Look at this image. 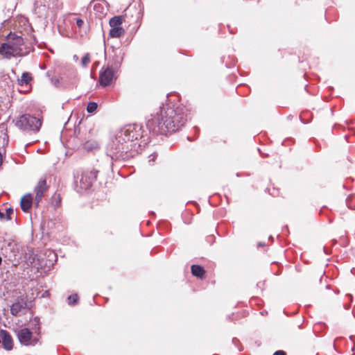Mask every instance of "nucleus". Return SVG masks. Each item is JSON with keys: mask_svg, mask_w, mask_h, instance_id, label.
<instances>
[{"mask_svg": "<svg viewBox=\"0 0 355 355\" xmlns=\"http://www.w3.org/2000/svg\"><path fill=\"white\" fill-rule=\"evenodd\" d=\"M98 144L96 141H87L84 144V148L87 150H93L98 148Z\"/></svg>", "mask_w": 355, "mask_h": 355, "instance_id": "nucleus-20", "label": "nucleus"}, {"mask_svg": "<svg viewBox=\"0 0 355 355\" xmlns=\"http://www.w3.org/2000/svg\"><path fill=\"white\" fill-rule=\"evenodd\" d=\"M2 345L3 347L6 350H10L12 348V339L11 336L6 331H3Z\"/></svg>", "mask_w": 355, "mask_h": 355, "instance_id": "nucleus-14", "label": "nucleus"}, {"mask_svg": "<svg viewBox=\"0 0 355 355\" xmlns=\"http://www.w3.org/2000/svg\"><path fill=\"white\" fill-rule=\"evenodd\" d=\"M98 107V105L95 102H89L87 106V111L89 113L94 112Z\"/></svg>", "mask_w": 355, "mask_h": 355, "instance_id": "nucleus-22", "label": "nucleus"}, {"mask_svg": "<svg viewBox=\"0 0 355 355\" xmlns=\"http://www.w3.org/2000/svg\"><path fill=\"white\" fill-rule=\"evenodd\" d=\"M0 218H5V214L0 211Z\"/></svg>", "mask_w": 355, "mask_h": 355, "instance_id": "nucleus-29", "label": "nucleus"}, {"mask_svg": "<svg viewBox=\"0 0 355 355\" xmlns=\"http://www.w3.org/2000/svg\"><path fill=\"white\" fill-rule=\"evenodd\" d=\"M68 304L70 305H73L78 302V296L77 294L69 295L67 298Z\"/></svg>", "mask_w": 355, "mask_h": 355, "instance_id": "nucleus-23", "label": "nucleus"}, {"mask_svg": "<svg viewBox=\"0 0 355 355\" xmlns=\"http://www.w3.org/2000/svg\"><path fill=\"white\" fill-rule=\"evenodd\" d=\"M191 272L193 275L201 278L205 274V270L199 265H193L191 266Z\"/></svg>", "mask_w": 355, "mask_h": 355, "instance_id": "nucleus-18", "label": "nucleus"}, {"mask_svg": "<svg viewBox=\"0 0 355 355\" xmlns=\"http://www.w3.org/2000/svg\"><path fill=\"white\" fill-rule=\"evenodd\" d=\"M10 246H12V249L14 250L15 247H16V244L10 243Z\"/></svg>", "mask_w": 355, "mask_h": 355, "instance_id": "nucleus-30", "label": "nucleus"}, {"mask_svg": "<svg viewBox=\"0 0 355 355\" xmlns=\"http://www.w3.org/2000/svg\"><path fill=\"white\" fill-rule=\"evenodd\" d=\"M273 355H286V352L282 350L275 352Z\"/></svg>", "mask_w": 355, "mask_h": 355, "instance_id": "nucleus-26", "label": "nucleus"}, {"mask_svg": "<svg viewBox=\"0 0 355 355\" xmlns=\"http://www.w3.org/2000/svg\"><path fill=\"white\" fill-rule=\"evenodd\" d=\"M23 44L24 40L21 36L10 33L7 37L6 42L0 46V55L7 59L21 55Z\"/></svg>", "mask_w": 355, "mask_h": 355, "instance_id": "nucleus-2", "label": "nucleus"}, {"mask_svg": "<svg viewBox=\"0 0 355 355\" xmlns=\"http://www.w3.org/2000/svg\"><path fill=\"white\" fill-rule=\"evenodd\" d=\"M15 125L24 130H38L42 125L40 119L30 114H23L15 122Z\"/></svg>", "mask_w": 355, "mask_h": 355, "instance_id": "nucleus-6", "label": "nucleus"}, {"mask_svg": "<svg viewBox=\"0 0 355 355\" xmlns=\"http://www.w3.org/2000/svg\"><path fill=\"white\" fill-rule=\"evenodd\" d=\"M105 1H103V3L99 2H96L95 0H93L89 3V7L93 6V10L95 11L96 15H97L99 17L105 15L106 13V8L105 6Z\"/></svg>", "mask_w": 355, "mask_h": 355, "instance_id": "nucleus-11", "label": "nucleus"}, {"mask_svg": "<svg viewBox=\"0 0 355 355\" xmlns=\"http://www.w3.org/2000/svg\"><path fill=\"white\" fill-rule=\"evenodd\" d=\"M27 306L26 302L24 300H17L10 307V313L13 315H17Z\"/></svg>", "mask_w": 355, "mask_h": 355, "instance_id": "nucleus-12", "label": "nucleus"}, {"mask_svg": "<svg viewBox=\"0 0 355 355\" xmlns=\"http://www.w3.org/2000/svg\"><path fill=\"white\" fill-rule=\"evenodd\" d=\"M90 61L91 58L89 53H85L81 60V66L83 67H87Z\"/></svg>", "mask_w": 355, "mask_h": 355, "instance_id": "nucleus-21", "label": "nucleus"}, {"mask_svg": "<svg viewBox=\"0 0 355 355\" xmlns=\"http://www.w3.org/2000/svg\"><path fill=\"white\" fill-rule=\"evenodd\" d=\"M118 137L119 131L116 132L114 139L109 144L107 153L112 159H124V153H128L132 148V144H130L124 136L123 140L120 142H118Z\"/></svg>", "mask_w": 355, "mask_h": 355, "instance_id": "nucleus-3", "label": "nucleus"}, {"mask_svg": "<svg viewBox=\"0 0 355 355\" xmlns=\"http://www.w3.org/2000/svg\"><path fill=\"white\" fill-rule=\"evenodd\" d=\"M30 327L31 330L35 334H40V318L37 317L34 318L33 320L30 321Z\"/></svg>", "mask_w": 355, "mask_h": 355, "instance_id": "nucleus-16", "label": "nucleus"}, {"mask_svg": "<svg viewBox=\"0 0 355 355\" xmlns=\"http://www.w3.org/2000/svg\"><path fill=\"white\" fill-rule=\"evenodd\" d=\"M47 190L46 181L45 179H41L39 180L37 186L35 187V204L37 207L40 202L41 201L44 192Z\"/></svg>", "mask_w": 355, "mask_h": 355, "instance_id": "nucleus-10", "label": "nucleus"}, {"mask_svg": "<svg viewBox=\"0 0 355 355\" xmlns=\"http://www.w3.org/2000/svg\"><path fill=\"white\" fill-rule=\"evenodd\" d=\"M123 58L124 53L121 49L112 48L107 66L118 71L123 62Z\"/></svg>", "mask_w": 355, "mask_h": 355, "instance_id": "nucleus-7", "label": "nucleus"}, {"mask_svg": "<svg viewBox=\"0 0 355 355\" xmlns=\"http://www.w3.org/2000/svg\"><path fill=\"white\" fill-rule=\"evenodd\" d=\"M33 331L28 328H23L19 329L17 336L19 341L24 345H35L37 342V338H33Z\"/></svg>", "mask_w": 355, "mask_h": 355, "instance_id": "nucleus-9", "label": "nucleus"}, {"mask_svg": "<svg viewBox=\"0 0 355 355\" xmlns=\"http://www.w3.org/2000/svg\"><path fill=\"white\" fill-rule=\"evenodd\" d=\"M76 24L78 28H81L83 25L84 24V21L80 18H76L74 19Z\"/></svg>", "mask_w": 355, "mask_h": 355, "instance_id": "nucleus-24", "label": "nucleus"}, {"mask_svg": "<svg viewBox=\"0 0 355 355\" xmlns=\"http://www.w3.org/2000/svg\"><path fill=\"white\" fill-rule=\"evenodd\" d=\"M59 203H60V200L58 201H55V202H53V204L55 207L59 206Z\"/></svg>", "mask_w": 355, "mask_h": 355, "instance_id": "nucleus-28", "label": "nucleus"}, {"mask_svg": "<svg viewBox=\"0 0 355 355\" xmlns=\"http://www.w3.org/2000/svg\"><path fill=\"white\" fill-rule=\"evenodd\" d=\"M188 110L184 106H166L147 120L146 127L153 134L166 135L178 131L189 119Z\"/></svg>", "mask_w": 355, "mask_h": 355, "instance_id": "nucleus-1", "label": "nucleus"}, {"mask_svg": "<svg viewBox=\"0 0 355 355\" xmlns=\"http://www.w3.org/2000/svg\"><path fill=\"white\" fill-rule=\"evenodd\" d=\"M13 213V209H11V208H8L6 209V219L8 220H10L11 219V217H10V214Z\"/></svg>", "mask_w": 355, "mask_h": 355, "instance_id": "nucleus-25", "label": "nucleus"}, {"mask_svg": "<svg viewBox=\"0 0 355 355\" xmlns=\"http://www.w3.org/2000/svg\"><path fill=\"white\" fill-rule=\"evenodd\" d=\"M2 262V258L0 257V264Z\"/></svg>", "mask_w": 355, "mask_h": 355, "instance_id": "nucleus-34", "label": "nucleus"}, {"mask_svg": "<svg viewBox=\"0 0 355 355\" xmlns=\"http://www.w3.org/2000/svg\"><path fill=\"white\" fill-rule=\"evenodd\" d=\"M1 164H2V155L0 153V166L1 165Z\"/></svg>", "mask_w": 355, "mask_h": 355, "instance_id": "nucleus-31", "label": "nucleus"}, {"mask_svg": "<svg viewBox=\"0 0 355 355\" xmlns=\"http://www.w3.org/2000/svg\"><path fill=\"white\" fill-rule=\"evenodd\" d=\"M117 72V70L107 66L106 67H103L100 71L99 76V83L103 87L108 86L112 81L114 78H115V73Z\"/></svg>", "mask_w": 355, "mask_h": 355, "instance_id": "nucleus-8", "label": "nucleus"}, {"mask_svg": "<svg viewBox=\"0 0 355 355\" xmlns=\"http://www.w3.org/2000/svg\"><path fill=\"white\" fill-rule=\"evenodd\" d=\"M157 155L154 154V155H150L149 157V162L153 161L155 159V158L156 157Z\"/></svg>", "mask_w": 355, "mask_h": 355, "instance_id": "nucleus-27", "label": "nucleus"}, {"mask_svg": "<svg viewBox=\"0 0 355 355\" xmlns=\"http://www.w3.org/2000/svg\"><path fill=\"white\" fill-rule=\"evenodd\" d=\"M123 19V16H114L110 19V26L111 28L121 27Z\"/></svg>", "mask_w": 355, "mask_h": 355, "instance_id": "nucleus-15", "label": "nucleus"}, {"mask_svg": "<svg viewBox=\"0 0 355 355\" xmlns=\"http://www.w3.org/2000/svg\"><path fill=\"white\" fill-rule=\"evenodd\" d=\"M32 205V196L31 194L26 195L21 200V208L24 211H28Z\"/></svg>", "mask_w": 355, "mask_h": 355, "instance_id": "nucleus-13", "label": "nucleus"}, {"mask_svg": "<svg viewBox=\"0 0 355 355\" xmlns=\"http://www.w3.org/2000/svg\"><path fill=\"white\" fill-rule=\"evenodd\" d=\"M97 171L83 170L75 175V184L78 193H83L91 188L93 182L96 179Z\"/></svg>", "mask_w": 355, "mask_h": 355, "instance_id": "nucleus-4", "label": "nucleus"}, {"mask_svg": "<svg viewBox=\"0 0 355 355\" xmlns=\"http://www.w3.org/2000/svg\"><path fill=\"white\" fill-rule=\"evenodd\" d=\"M31 80V76L29 73L24 72L21 76V78L18 79V83L19 85H26Z\"/></svg>", "mask_w": 355, "mask_h": 355, "instance_id": "nucleus-19", "label": "nucleus"}, {"mask_svg": "<svg viewBox=\"0 0 355 355\" xmlns=\"http://www.w3.org/2000/svg\"><path fill=\"white\" fill-rule=\"evenodd\" d=\"M56 198H58L59 199V196H54L53 198H54L55 200Z\"/></svg>", "mask_w": 355, "mask_h": 355, "instance_id": "nucleus-33", "label": "nucleus"}, {"mask_svg": "<svg viewBox=\"0 0 355 355\" xmlns=\"http://www.w3.org/2000/svg\"><path fill=\"white\" fill-rule=\"evenodd\" d=\"M143 127L137 123L128 124L119 130L118 142L123 140L124 136L127 141L132 144L134 140H137L143 137Z\"/></svg>", "mask_w": 355, "mask_h": 355, "instance_id": "nucleus-5", "label": "nucleus"}, {"mask_svg": "<svg viewBox=\"0 0 355 355\" xmlns=\"http://www.w3.org/2000/svg\"><path fill=\"white\" fill-rule=\"evenodd\" d=\"M125 33L122 27L112 28L110 31L109 35L111 37L118 38L123 35Z\"/></svg>", "mask_w": 355, "mask_h": 355, "instance_id": "nucleus-17", "label": "nucleus"}, {"mask_svg": "<svg viewBox=\"0 0 355 355\" xmlns=\"http://www.w3.org/2000/svg\"><path fill=\"white\" fill-rule=\"evenodd\" d=\"M73 59L76 61V60H78V57L77 55H75L73 56Z\"/></svg>", "mask_w": 355, "mask_h": 355, "instance_id": "nucleus-32", "label": "nucleus"}]
</instances>
